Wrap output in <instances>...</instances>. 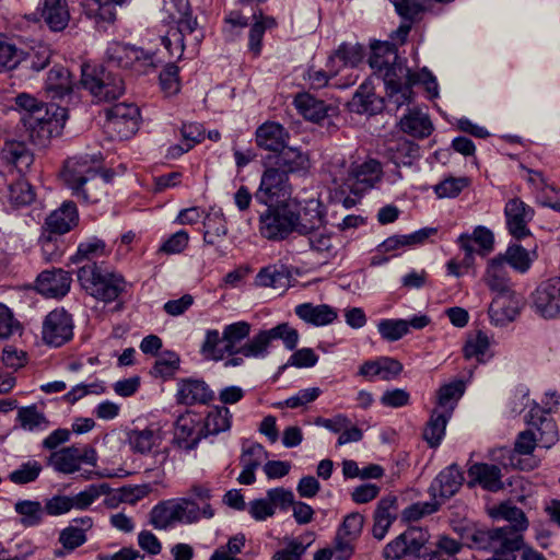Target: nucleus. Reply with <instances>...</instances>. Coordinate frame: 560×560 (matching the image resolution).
<instances>
[{
  "label": "nucleus",
  "mask_w": 560,
  "mask_h": 560,
  "mask_svg": "<svg viewBox=\"0 0 560 560\" xmlns=\"http://www.w3.org/2000/svg\"><path fill=\"white\" fill-rule=\"evenodd\" d=\"M314 541V534L306 533L301 540L290 539L283 549L276 551L272 560H301L306 549Z\"/></svg>",
  "instance_id": "51"
},
{
  "label": "nucleus",
  "mask_w": 560,
  "mask_h": 560,
  "mask_svg": "<svg viewBox=\"0 0 560 560\" xmlns=\"http://www.w3.org/2000/svg\"><path fill=\"white\" fill-rule=\"evenodd\" d=\"M489 346L490 340L486 332L478 330L470 334L463 348L464 357L466 359L476 358L478 361H481Z\"/></svg>",
  "instance_id": "59"
},
{
  "label": "nucleus",
  "mask_w": 560,
  "mask_h": 560,
  "mask_svg": "<svg viewBox=\"0 0 560 560\" xmlns=\"http://www.w3.org/2000/svg\"><path fill=\"white\" fill-rule=\"evenodd\" d=\"M175 500L156 504L150 512V523L155 529H166L177 523Z\"/></svg>",
  "instance_id": "50"
},
{
  "label": "nucleus",
  "mask_w": 560,
  "mask_h": 560,
  "mask_svg": "<svg viewBox=\"0 0 560 560\" xmlns=\"http://www.w3.org/2000/svg\"><path fill=\"white\" fill-rule=\"evenodd\" d=\"M363 58V48L360 45L341 44L335 55L330 57V62L336 60L341 62L342 67H355Z\"/></svg>",
  "instance_id": "60"
},
{
  "label": "nucleus",
  "mask_w": 560,
  "mask_h": 560,
  "mask_svg": "<svg viewBox=\"0 0 560 560\" xmlns=\"http://www.w3.org/2000/svg\"><path fill=\"white\" fill-rule=\"evenodd\" d=\"M350 109L358 114H375L383 107V100L374 93L371 82H363L349 103Z\"/></svg>",
  "instance_id": "34"
},
{
  "label": "nucleus",
  "mask_w": 560,
  "mask_h": 560,
  "mask_svg": "<svg viewBox=\"0 0 560 560\" xmlns=\"http://www.w3.org/2000/svg\"><path fill=\"white\" fill-rule=\"evenodd\" d=\"M525 529L513 525L493 528L494 544L499 545L494 548V552L499 556L508 552L514 553V551L520 550L523 547L522 532Z\"/></svg>",
  "instance_id": "36"
},
{
  "label": "nucleus",
  "mask_w": 560,
  "mask_h": 560,
  "mask_svg": "<svg viewBox=\"0 0 560 560\" xmlns=\"http://www.w3.org/2000/svg\"><path fill=\"white\" fill-rule=\"evenodd\" d=\"M104 241L91 238L79 244L77 253L70 257L72 264L93 262L92 259L105 254Z\"/></svg>",
  "instance_id": "54"
},
{
  "label": "nucleus",
  "mask_w": 560,
  "mask_h": 560,
  "mask_svg": "<svg viewBox=\"0 0 560 560\" xmlns=\"http://www.w3.org/2000/svg\"><path fill=\"white\" fill-rule=\"evenodd\" d=\"M213 399L214 393L203 380L189 377L177 383L176 400L178 404L186 406L206 405Z\"/></svg>",
  "instance_id": "19"
},
{
  "label": "nucleus",
  "mask_w": 560,
  "mask_h": 560,
  "mask_svg": "<svg viewBox=\"0 0 560 560\" xmlns=\"http://www.w3.org/2000/svg\"><path fill=\"white\" fill-rule=\"evenodd\" d=\"M14 511L20 515V524L23 527L38 526L44 518V506L39 501L19 500L14 504Z\"/></svg>",
  "instance_id": "47"
},
{
  "label": "nucleus",
  "mask_w": 560,
  "mask_h": 560,
  "mask_svg": "<svg viewBox=\"0 0 560 560\" xmlns=\"http://www.w3.org/2000/svg\"><path fill=\"white\" fill-rule=\"evenodd\" d=\"M289 140V131L281 124L276 121H265L255 132L257 147L265 151L278 152L284 149Z\"/></svg>",
  "instance_id": "22"
},
{
  "label": "nucleus",
  "mask_w": 560,
  "mask_h": 560,
  "mask_svg": "<svg viewBox=\"0 0 560 560\" xmlns=\"http://www.w3.org/2000/svg\"><path fill=\"white\" fill-rule=\"evenodd\" d=\"M78 221L77 206L73 201L68 200L46 218L45 226L49 233L61 235L72 230Z\"/></svg>",
  "instance_id": "24"
},
{
  "label": "nucleus",
  "mask_w": 560,
  "mask_h": 560,
  "mask_svg": "<svg viewBox=\"0 0 560 560\" xmlns=\"http://www.w3.org/2000/svg\"><path fill=\"white\" fill-rule=\"evenodd\" d=\"M429 533L420 527H409L385 545L382 556L385 560H399L406 556H415L419 560H457L462 544L443 536L434 548H428Z\"/></svg>",
  "instance_id": "2"
},
{
  "label": "nucleus",
  "mask_w": 560,
  "mask_h": 560,
  "mask_svg": "<svg viewBox=\"0 0 560 560\" xmlns=\"http://www.w3.org/2000/svg\"><path fill=\"white\" fill-rule=\"evenodd\" d=\"M73 327L71 314L65 308H55L43 322V340L49 346L60 347L72 339Z\"/></svg>",
  "instance_id": "13"
},
{
  "label": "nucleus",
  "mask_w": 560,
  "mask_h": 560,
  "mask_svg": "<svg viewBox=\"0 0 560 560\" xmlns=\"http://www.w3.org/2000/svg\"><path fill=\"white\" fill-rule=\"evenodd\" d=\"M109 493L108 483L90 485L83 491L70 497L72 510L89 509L100 497Z\"/></svg>",
  "instance_id": "53"
},
{
  "label": "nucleus",
  "mask_w": 560,
  "mask_h": 560,
  "mask_svg": "<svg viewBox=\"0 0 560 560\" xmlns=\"http://www.w3.org/2000/svg\"><path fill=\"white\" fill-rule=\"evenodd\" d=\"M40 16L54 32L63 31L70 21V11L67 0H42L39 3Z\"/></svg>",
  "instance_id": "27"
},
{
  "label": "nucleus",
  "mask_w": 560,
  "mask_h": 560,
  "mask_svg": "<svg viewBox=\"0 0 560 560\" xmlns=\"http://www.w3.org/2000/svg\"><path fill=\"white\" fill-rule=\"evenodd\" d=\"M535 215L534 209L521 198L514 197L504 207L505 224L509 233L516 240L530 235L528 223Z\"/></svg>",
  "instance_id": "14"
},
{
  "label": "nucleus",
  "mask_w": 560,
  "mask_h": 560,
  "mask_svg": "<svg viewBox=\"0 0 560 560\" xmlns=\"http://www.w3.org/2000/svg\"><path fill=\"white\" fill-rule=\"evenodd\" d=\"M290 194L289 176L280 168L269 166L261 175L255 199L261 205L271 206L278 202L280 198L290 196Z\"/></svg>",
  "instance_id": "12"
},
{
  "label": "nucleus",
  "mask_w": 560,
  "mask_h": 560,
  "mask_svg": "<svg viewBox=\"0 0 560 560\" xmlns=\"http://www.w3.org/2000/svg\"><path fill=\"white\" fill-rule=\"evenodd\" d=\"M452 415L433 409L430 420L423 430V439L431 447L440 445L444 434L445 428Z\"/></svg>",
  "instance_id": "44"
},
{
  "label": "nucleus",
  "mask_w": 560,
  "mask_h": 560,
  "mask_svg": "<svg viewBox=\"0 0 560 560\" xmlns=\"http://www.w3.org/2000/svg\"><path fill=\"white\" fill-rule=\"evenodd\" d=\"M464 392L465 384L462 381H455L441 386L438 392V406L435 409L452 415Z\"/></svg>",
  "instance_id": "49"
},
{
  "label": "nucleus",
  "mask_w": 560,
  "mask_h": 560,
  "mask_svg": "<svg viewBox=\"0 0 560 560\" xmlns=\"http://www.w3.org/2000/svg\"><path fill=\"white\" fill-rule=\"evenodd\" d=\"M96 452L92 446L71 445L52 452L48 464L58 472L70 475L80 470L82 464L95 465Z\"/></svg>",
  "instance_id": "9"
},
{
  "label": "nucleus",
  "mask_w": 560,
  "mask_h": 560,
  "mask_svg": "<svg viewBox=\"0 0 560 560\" xmlns=\"http://www.w3.org/2000/svg\"><path fill=\"white\" fill-rule=\"evenodd\" d=\"M250 324L244 320L226 325L222 332V342L225 343L228 355L241 354L238 345L250 334Z\"/></svg>",
  "instance_id": "42"
},
{
  "label": "nucleus",
  "mask_w": 560,
  "mask_h": 560,
  "mask_svg": "<svg viewBox=\"0 0 560 560\" xmlns=\"http://www.w3.org/2000/svg\"><path fill=\"white\" fill-rule=\"evenodd\" d=\"M70 272L63 269L44 270L36 279V290L46 298L65 296L71 287Z\"/></svg>",
  "instance_id": "21"
},
{
  "label": "nucleus",
  "mask_w": 560,
  "mask_h": 560,
  "mask_svg": "<svg viewBox=\"0 0 560 560\" xmlns=\"http://www.w3.org/2000/svg\"><path fill=\"white\" fill-rule=\"evenodd\" d=\"M160 438L153 430H135L129 434L131 448L139 453L150 452L159 442Z\"/></svg>",
  "instance_id": "61"
},
{
  "label": "nucleus",
  "mask_w": 560,
  "mask_h": 560,
  "mask_svg": "<svg viewBox=\"0 0 560 560\" xmlns=\"http://www.w3.org/2000/svg\"><path fill=\"white\" fill-rule=\"evenodd\" d=\"M383 176L382 164L375 159L365 160L362 163H353L347 173V177L334 175V183L350 190H364L373 188Z\"/></svg>",
  "instance_id": "8"
},
{
  "label": "nucleus",
  "mask_w": 560,
  "mask_h": 560,
  "mask_svg": "<svg viewBox=\"0 0 560 560\" xmlns=\"http://www.w3.org/2000/svg\"><path fill=\"white\" fill-rule=\"evenodd\" d=\"M549 410L541 408L535 401L532 402L526 422L532 430L538 432V444L545 448H550L558 441V429L555 420L547 415Z\"/></svg>",
  "instance_id": "17"
},
{
  "label": "nucleus",
  "mask_w": 560,
  "mask_h": 560,
  "mask_svg": "<svg viewBox=\"0 0 560 560\" xmlns=\"http://www.w3.org/2000/svg\"><path fill=\"white\" fill-rule=\"evenodd\" d=\"M522 299L514 291L497 294L490 306L489 317L495 326H504L513 322L520 314Z\"/></svg>",
  "instance_id": "18"
},
{
  "label": "nucleus",
  "mask_w": 560,
  "mask_h": 560,
  "mask_svg": "<svg viewBox=\"0 0 560 560\" xmlns=\"http://www.w3.org/2000/svg\"><path fill=\"white\" fill-rule=\"evenodd\" d=\"M308 236V243L313 250L325 255L326 257L334 256L336 253L335 240L332 233L328 232L324 226L314 231Z\"/></svg>",
  "instance_id": "57"
},
{
  "label": "nucleus",
  "mask_w": 560,
  "mask_h": 560,
  "mask_svg": "<svg viewBox=\"0 0 560 560\" xmlns=\"http://www.w3.org/2000/svg\"><path fill=\"white\" fill-rule=\"evenodd\" d=\"M177 23L176 28H171L165 36L162 37V45L168 50L171 57L180 58L184 52V36L191 34L197 28V20L186 11L179 13V16H173Z\"/></svg>",
  "instance_id": "20"
},
{
  "label": "nucleus",
  "mask_w": 560,
  "mask_h": 560,
  "mask_svg": "<svg viewBox=\"0 0 560 560\" xmlns=\"http://www.w3.org/2000/svg\"><path fill=\"white\" fill-rule=\"evenodd\" d=\"M18 420L25 430L33 431L40 427L47 425V420L43 413L37 410L35 405L22 407L18 411Z\"/></svg>",
  "instance_id": "64"
},
{
  "label": "nucleus",
  "mask_w": 560,
  "mask_h": 560,
  "mask_svg": "<svg viewBox=\"0 0 560 560\" xmlns=\"http://www.w3.org/2000/svg\"><path fill=\"white\" fill-rule=\"evenodd\" d=\"M290 279L289 268L283 264H275L261 268L255 277V283L258 287L284 291L290 284Z\"/></svg>",
  "instance_id": "35"
},
{
  "label": "nucleus",
  "mask_w": 560,
  "mask_h": 560,
  "mask_svg": "<svg viewBox=\"0 0 560 560\" xmlns=\"http://www.w3.org/2000/svg\"><path fill=\"white\" fill-rule=\"evenodd\" d=\"M485 280L490 290L497 294L513 291L509 271L503 265V259L501 258L494 257L489 261Z\"/></svg>",
  "instance_id": "37"
},
{
  "label": "nucleus",
  "mask_w": 560,
  "mask_h": 560,
  "mask_svg": "<svg viewBox=\"0 0 560 560\" xmlns=\"http://www.w3.org/2000/svg\"><path fill=\"white\" fill-rule=\"evenodd\" d=\"M200 351L206 358L215 361L222 360L228 355L225 343L222 342V336H220L217 329L207 330Z\"/></svg>",
  "instance_id": "56"
},
{
  "label": "nucleus",
  "mask_w": 560,
  "mask_h": 560,
  "mask_svg": "<svg viewBox=\"0 0 560 560\" xmlns=\"http://www.w3.org/2000/svg\"><path fill=\"white\" fill-rule=\"evenodd\" d=\"M107 61L116 67L132 69L142 74L156 67L154 55L144 51L142 48L122 44L118 42L110 43L106 50Z\"/></svg>",
  "instance_id": "7"
},
{
  "label": "nucleus",
  "mask_w": 560,
  "mask_h": 560,
  "mask_svg": "<svg viewBox=\"0 0 560 560\" xmlns=\"http://www.w3.org/2000/svg\"><path fill=\"white\" fill-rule=\"evenodd\" d=\"M534 312L545 319L560 317V277L541 281L530 295Z\"/></svg>",
  "instance_id": "11"
},
{
  "label": "nucleus",
  "mask_w": 560,
  "mask_h": 560,
  "mask_svg": "<svg viewBox=\"0 0 560 560\" xmlns=\"http://www.w3.org/2000/svg\"><path fill=\"white\" fill-rule=\"evenodd\" d=\"M469 485L478 483L485 490L497 492L503 489L501 469L491 464H474L468 469Z\"/></svg>",
  "instance_id": "32"
},
{
  "label": "nucleus",
  "mask_w": 560,
  "mask_h": 560,
  "mask_svg": "<svg viewBox=\"0 0 560 560\" xmlns=\"http://www.w3.org/2000/svg\"><path fill=\"white\" fill-rule=\"evenodd\" d=\"M67 119L68 109L56 104L46 106L40 114H25L21 118L30 140L39 147H45L52 137L58 136Z\"/></svg>",
  "instance_id": "5"
},
{
  "label": "nucleus",
  "mask_w": 560,
  "mask_h": 560,
  "mask_svg": "<svg viewBox=\"0 0 560 560\" xmlns=\"http://www.w3.org/2000/svg\"><path fill=\"white\" fill-rule=\"evenodd\" d=\"M296 212L289 206L270 208L260 217V233L272 241L284 240L294 231Z\"/></svg>",
  "instance_id": "10"
},
{
  "label": "nucleus",
  "mask_w": 560,
  "mask_h": 560,
  "mask_svg": "<svg viewBox=\"0 0 560 560\" xmlns=\"http://www.w3.org/2000/svg\"><path fill=\"white\" fill-rule=\"evenodd\" d=\"M397 498L386 497L378 501L374 511L373 537L382 540L397 517Z\"/></svg>",
  "instance_id": "28"
},
{
  "label": "nucleus",
  "mask_w": 560,
  "mask_h": 560,
  "mask_svg": "<svg viewBox=\"0 0 560 560\" xmlns=\"http://www.w3.org/2000/svg\"><path fill=\"white\" fill-rule=\"evenodd\" d=\"M77 277L88 294L104 302L116 300L126 288V281L120 275L108 272L96 262L80 266Z\"/></svg>",
  "instance_id": "4"
},
{
  "label": "nucleus",
  "mask_w": 560,
  "mask_h": 560,
  "mask_svg": "<svg viewBox=\"0 0 560 560\" xmlns=\"http://www.w3.org/2000/svg\"><path fill=\"white\" fill-rule=\"evenodd\" d=\"M254 23L250 25L248 34V49L258 57L262 48V38L267 30H271L277 26V21L272 16L264 15L259 10L253 14Z\"/></svg>",
  "instance_id": "39"
},
{
  "label": "nucleus",
  "mask_w": 560,
  "mask_h": 560,
  "mask_svg": "<svg viewBox=\"0 0 560 560\" xmlns=\"http://www.w3.org/2000/svg\"><path fill=\"white\" fill-rule=\"evenodd\" d=\"M402 371V364L393 358L381 357L375 360L365 361L360 368L358 374L368 381H374L376 377L383 381L396 378Z\"/></svg>",
  "instance_id": "23"
},
{
  "label": "nucleus",
  "mask_w": 560,
  "mask_h": 560,
  "mask_svg": "<svg viewBox=\"0 0 560 560\" xmlns=\"http://www.w3.org/2000/svg\"><path fill=\"white\" fill-rule=\"evenodd\" d=\"M203 242L207 245H219L228 233L223 214L219 211L208 213L203 220Z\"/></svg>",
  "instance_id": "46"
},
{
  "label": "nucleus",
  "mask_w": 560,
  "mask_h": 560,
  "mask_svg": "<svg viewBox=\"0 0 560 560\" xmlns=\"http://www.w3.org/2000/svg\"><path fill=\"white\" fill-rule=\"evenodd\" d=\"M36 194L32 185L24 178H20L9 185V200L16 207L31 205Z\"/></svg>",
  "instance_id": "55"
},
{
  "label": "nucleus",
  "mask_w": 560,
  "mask_h": 560,
  "mask_svg": "<svg viewBox=\"0 0 560 560\" xmlns=\"http://www.w3.org/2000/svg\"><path fill=\"white\" fill-rule=\"evenodd\" d=\"M377 329L384 340L397 341L407 335V320L382 319L377 324Z\"/></svg>",
  "instance_id": "62"
},
{
  "label": "nucleus",
  "mask_w": 560,
  "mask_h": 560,
  "mask_svg": "<svg viewBox=\"0 0 560 560\" xmlns=\"http://www.w3.org/2000/svg\"><path fill=\"white\" fill-rule=\"evenodd\" d=\"M102 159L97 155H77L65 162L61 178L72 195L86 202L98 201L108 177L101 175Z\"/></svg>",
  "instance_id": "3"
},
{
  "label": "nucleus",
  "mask_w": 560,
  "mask_h": 560,
  "mask_svg": "<svg viewBox=\"0 0 560 560\" xmlns=\"http://www.w3.org/2000/svg\"><path fill=\"white\" fill-rule=\"evenodd\" d=\"M74 82L70 71L62 66L52 67L47 75L45 89L54 100L71 97Z\"/></svg>",
  "instance_id": "31"
},
{
  "label": "nucleus",
  "mask_w": 560,
  "mask_h": 560,
  "mask_svg": "<svg viewBox=\"0 0 560 560\" xmlns=\"http://www.w3.org/2000/svg\"><path fill=\"white\" fill-rule=\"evenodd\" d=\"M521 167L527 173V183L538 191L537 200L544 206L560 210V201L549 197V191L556 192V189L547 183L544 174L539 171L527 168L524 165H521Z\"/></svg>",
  "instance_id": "43"
},
{
  "label": "nucleus",
  "mask_w": 560,
  "mask_h": 560,
  "mask_svg": "<svg viewBox=\"0 0 560 560\" xmlns=\"http://www.w3.org/2000/svg\"><path fill=\"white\" fill-rule=\"evenodd\" d=\"M294 312L300 319L314 326L329 325L338 316L336 310L327 304L302 303L295 306Z\"/></svg>",
  "instance_id": "33"
},
{
  "label": "nucleus",
  "mask_w": 560,
  "mask_h": 560,
  "mask_svg": "<svg viewBox=\"0 0 560 560\" xmlns=\"http://www.w3.org/2000/svg\"><path fill=\"white\" fill-rule=\"evenodd\" d=\"M177 523L191 524L198 522L201 517L211 518L214 512L209 503L200 508L196 502L189 499H175Z\"/></svg>",
  "instance_id": "40"
},
{
  "label": "nucleus",
  "mask_w": 560,
  "mask_h": 560,
  "mask_svg": "<svg viewBox=\"0 0 560 560\" xmlns=\"http://www.w3.org/2000/svg\"><path fill=\"white\" fill-rule=\"evenodd\" d=\"M275 340H278V337H276L273 327L261 329L242 346V355L245 358H265L268 355V349Z\"/></svg>",
  "instance_id": "41"
},
{
  "label": "nucleus",
  "mask_w": 560,
  "mask_h": 560,
  "mask_svg": "<svg viewBox=\"0 0 560 560\" xmlns=\"http://www.w3.org/2000/svg\"><path fill=\"white\" fill-rule=\"evenodd\" d=\"M294 231L301 235H308L324 225V214L318 206L306 207L302 212H296Z\"/></svg>",
  "instance_id": "48"
},
{
  "label": "nucleus",
  "mask_w": 560,
  "mask_h": 560,
  "mask_svg": "<svg viewBox=\"0 0 560 560\" xmlns=\"http://www.w3.org/2000/svg\"><path fill=\"white\" fill-rule=\"evenodd\" d=\"M232 413L225 406L214 407L205 418L201 427L206 436L215 435L231 428Z\"/></svg>",
  "instance_id": "45"
},
{
  "label": "nucleus",
  "mask_w": 560,
  "mask_h": 560,
  "mask_svg": "<svg viewBox=\"0 0 560 560\" xmlns=\"http://www.w3.org/2000/svg\"><path fill=\"white\" fill-rule=\"evenodd\" d=\"M277 153L273 166L280 168L288 176L289 174L306 172L310 167L308 155L299 148L285 144L284 149Z\"/></svg>",
  "instance_id": "30"
},
{
  "label": "nucleus",
  "mask_w": 560,
  "mask_h": 560,
  "mask_svg": "<svg viewBox=\"0 0 560 560\" xmlns=\"http://www.w3.org/2000/svg\"><path fill=\"white\" fill-rule=\"evenodd\" d=\"M398 126L404 133L418 139L428 138L433 131L429 115L418 107L408 108L399 119Z\"/></svg>",
  "instance_id": "26"
},
{
  "label": "nucleus",
  "mask_w": 560,
  "mask_h": 560,
  "mask_svg": "<svg viewBox=\"0 0 560 560\" xmlns=\"http://www.w3.org/2000/svg\"><path fill=\"white\" fill-rule=\"evenodd\" d=\"M206 438L201 422L190 412L180 415L174 428L173 443L178 448L189 452L197 447Z\"/></svg>",
  "instance_id": "15"
},
{
  "label": "nucleus",
  "mask_w": 560,
  "mask_h": 560,
  "mask_svg": "<svg viewBox=\"0 0 560 560\" xmlns=\"http://www.w3.org/2000/svg\"><path fill=\"white\" fill-rule=\"evenodd\" d=\"M468 184L467 177H448L434 186V192L439 198H455Z\"/></svg>",
  "instance_id": "63"
},
{
  "label": "nucleus",
  "mask_w": 560,
  "mask_h": 560,
  "mask_svg": "<svg viewBox=\"0 0 560 560\" xmlns=\"http://www.w3.org/2000/svg\"><path fill=\"white\" fill-rule=\"evenodd\" d=\"M464 477L457 465L453 464L442 470L432 481L429 491L435 499H448L453 497L463 485Z\"/></svg>",
  "instance_id": "25"
},
{
  "label": "nucleus",
  "mask_w": 560,
  "mask_h": 560,
  "mask_svg": "<svg viewBox=\"0 0 560 560\" xmlns=\"http://www.w3.org/2000/svg\"><path fill=\"white\" fill-rule=\"evenodd\" d=\"M384 154L397 166L411 165L420 156L419 145L406 138L386 141Z\"/></svg>",
  "instance_id": "29"
},
{
  "label": "nucleus",
  "mask_w": 560,
  "mask_h": 560,
  "mask_svg": "<svg viewBox=\"0 0 560 560\" xmlns=\"http://www.w3.org/2000/svg\"><path fill=\"white\" fill-rule=\"evenodd\" d=\"M81 84L97 102L117 100L125 91L122 79L103 67H83Z\"/></svg>",
  "instance_id": "6"
},
{
  "label": "nucleus",
  "mask_w": 560,
  "mask_h": 560,
  "mask_svg": "<svg viewBox=\"0 0 560 560\" xmlns=\"http://www.w3.org/2000/svg\"><path fill=\"white\" fill-rule=\"evenodd\" d=\"M293 103L300 114L306 119L316 122L327 117L329 110H334V108L326 105L324 101L317 100L308 93L298 94Z\"/></svg>",
  "instance_id": "38"
},
{
  "label": "nucleus",
  "mask_w": 560,
  "mask_h": 560,
  "mask_svg": "<svg viewBox=\"0 0 560 560\" xmlns=\"http://www.w3.org/2000/svg\"><path fill=\"white\" fill-rule=\"evenodd\" d=\"M497 258L503 259V265H510L513 269L521 273H525L532 266L533 258L529 256L527 249L518 244L510 245L504 255Z\"/></svg>",
  "instance_id": "52"
},
{
  "label": "nucleus",
  "mask_w": 560,
  "mask_h": 560,
  "mask_svg": "<svg viewBox=\"0 0 560 560\" xmlns=\"http://www.w3.org/2000/svg\"><path fill=\"white\" fill-rule=\"evenodd\" d=\"M43 470L39 462L33 459L20 465L19 468L11 471L8 479L14 485H27L34 482Z\"/></svg>",
  "instance_id": "58"
},
{
  "label": "nucleus",
  "mask_w": 560,
  "mask_h": 560,
  "mask_svg": "<svg viewBox=\"0 0 560 560\" xmlns=\"http://www.w3.org/2000/svg\"><path fill=\"white\" fill-rule=\"evenodd\" d=\"M112 128L124 137L135 135L139 128L140 110L131 103H118L106 110Z\"/></svg>",
  "instance_id": "16"
},
{
  "label": "nucleus",
  "mask_w": 560,
  "mask_h": 560,
  "mask_svg": "<svg viewBox=\"0 0 560 560\" xmlns=\"http://www.w3.org/2000/svg\"><path fill=\"white\" fill-rule=\"evenodd\" d=\"M369 63L372 69L383 74L389 105L398 109L410 104L413 96L412 86L420 81V77L405 65L394 44L386 42L373 45Z\"/></svg>",
  "instance_id": "1"
}]
</instances>
